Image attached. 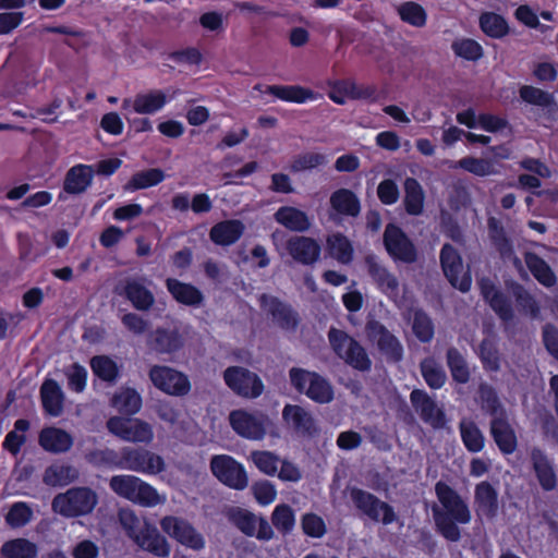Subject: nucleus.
I'll return each instance as SVG.
<instances>
[{"label":"nucleus","mask_w":558,"mask_h":558,"mask_svg":"<svg viewBox=\"0 0 558 558\" xmlns=\"http://www.w3.org/2000/svg\"><path fill=\"white\" fill-rule=\"evenodd\" d=\"M490 430L498 448L504 453L510 454L515 450L517 437L505 415L493 418Z\"/></svg>","instance_id":"29"},{"label":"nucleus","mask_w":558,"mask_h":558,"mask_svg":"<svg viewBox=\"0 0 558 558\" xmlns=\"http://www.w3.org/2000/svg\"><path fill=\"white\" fill-rule=\"evenodd\" d=\"M476 513L480 517L494 518L498 510V493L487 482H481L475 487Z\"/></svg>","instance_id":"25"},{"label":"nucleus","mask_w":558,"mask_h":558,"mask_svg":"<svg viewBox=\"0 0 558 558\" xmlns=\"http://www.w3.org/2000/svg\"><path fill=\"white\" fill-rule=\"evenodd\" d=\"M260 305L282 328L290 329L296 325L295 315L291 308L276 298L263 295Z\"/></svg>","instance_id":"31"},{"label":"nucleus","mask_w":558,"mask_h":558,"mask_svg":"<svg viewBox=\"0 0 558 558\" xmlns=\"http://www.w3.org/2000/svg\"><path fill=\"white\" fill-rule=\"evenodd\" d=\"M460 432L464 446L471 452H478L484 447V436L476 424L470 420H462Z\"/></svg>","instance_id":"46"},{"label":"nucleus","mask_w":558,"mask_h":558,"mask_svg":"<svg viewBox=\"0 0 558 558\" xmlns=\"http://www.w3.org/2000/svg\"><path fill=\"white\" fill-rule=\"evenodd\" d=\"M368 272L376 282L378 289L391 299L396 304L400 302V289L397 278L383 267L375 257H367Z\"/></svg>","instance_id":"19"},{"label":"nucleus","mask_w":558,"mask_h":558,"mask_svg":"<svg viewBox=\"0 0 558 558\" xmlns=\"http://www.w3.org/2000/svg\"><path fill=\"white\" fill-rule=\"evenodd\" d=\"M90 367L94 374L102 380L113 381L118 377L119 371L116 362L106 355L94 356Z\"/></svg>","instance_id":"53"},{"label":"nucleus","mask_w":558,"mask_h":558,"mask_svg":"<svg viewBox=\"0 0 558 558\" xmlns=\"http://www.w3.org/2000/svg\"><path fill=\"white\" fill-rule=\"evenodd\" d=\"M29 428L28 421L21 418L14 423L13 430L9 432L3 440V448L13 456H16L21 447L24 445L26 437L25 432Z\"/></svg>","instance_id":"47"},{"label":"nucleus","mask_w":558,"mask_h":558,"mask_svg":"<svg viewBox=\"0 0 558 558\" xmlns=\"http://www.w3.org/2000/svg\"><path fill=\"white\" fill-rule=\"evenodd\" d=\"M511 294L515 298L519 311L525 315L536 318L539 314V307L535 299L521 286L513 284L511 287Z\"/></svg>","instance_id":"54"},{"label":"nucleus","mask_w":558,"mask_h":558,"mask_svg":"<svg viewBox=\"0 0 558 558\" xmlns=\"http://www.w3.org/2000/svg\"><path fill=\"white\" fill-rule=\"evenodd\" d=\"M384 243L393 259L403 263H413L416 259L414 245L398 227L393 225L386 227Z\"/></svg>","instance_id":"17"},{"label":"nucleus","mask_w":558,"mask_h":558,"mask_svg":"<svg viewBox=\"0 0 558 558\" xmlns=\"http://www.w3.org/2000/svg\"><path fill=\"white\" fill-rule=\"evenodd\" d=\"M94 170L92 166L76 165L72 167L64 180V190L70 194L84 192L92 183Z\"/></svg>","instance_id":"30"},{"label":"nucleus","mask_w":558,"mask_h":558,"mask_svg":"<svg viewBox=\"0 0 558 558\" xmlns=\"http://www.w3.org/2000/svg\"><path fill=\"white\" fill-rule=\"evenodd\" d=\"M75 468L66 464H52L46 469L44 482L49 486H65L77 478Z\"/></svg>","instance_id":"39"},{"label":"nucleus","mask_w":558,"mask_h":558,"mask_svg":"<svg viewBox=\"0 0 558 558\" xmlns=\"http://www.w3.org/2000/svg\"><path fill=\"white\" fill-rule=\"evenodd\" d=\"M401 20L414 27H423L426 24L425 9L416 2H404L398 8Z\"/></svg>","instance_id":"49"},{"label":"nucleus","mask_w":558,"mask_h":558,"mask_svg":"<svg viewBox=\"0 0 558 558\" xmlns=\"http://www.w3.org/2000/svg\"><path fill=\"white\" fill-rule=\"evenodd\" d=\"M405 197L404 204L407 211L411 215H418L423 209L424 194L420 183L412 178L404 182Z\"/></svg>","instance_id":"45"},{"label":"nucleus","mask_w":558,"mask_h":558,"mask_svg":"<svg viewBox=\"0 0 558 558\" xmlns=\"http://www.w3.org/2000/svg\"><path fill=\"white\" fill-rule=\"evenodd\" d=\"M480 356L486 369L497 371L499 368V355L494 339L483 340L480 347Z\"/></svg>","instance_id":"62"},{"label":"nucleus","mask_w":558,"mask_h":558,"mask_svg":"<svg viewBox=\"0 0 558 558\" xmlns=\"http://www.w3.org/2000/svg\"><path fill=\"white\" fill-rule=\"evenodd\" d=\"M482 31L494 38H500L508 33V24L506 20L496 13L486 12L480 17Z\"/></svg>","instance_id":"48"},{"label":"nucleus","mask_w":558,"mask_h":558,"mask_svg":"<svg viewBox=\"0 0 558 558\" xmlns=\"http://www.w3.org/2000/svg\"><path fill=\"white\" fill-rule=\"evenodd\" d=\"M229 519L244 534L248 536L255 535L258 518L252 512L240 508H233L229 511Z\"/></svg>","instance_id":"51"},{"label":"nucleus","mask_w":558,"mask_h":558,"mask_svg":"<svg viewBox=\"0 0 558 558\" xmlns=\"http://www.w3.org/2000/svg\"><path fill=\"white\" fill-rule=\"evenodd\" d=\"M226 384L238 395L256 398L263 392V383L257 375L242 367H229L225 372Z\"/></svg>","instance_id":"15"},{"label":"nucleus","mask_w":558,"mask_h":558,"mask_svg":"<svg viewBox=\"0 0 558 558\" xmlns=\"http://www.w3.org/2000/svg\"><path fill=\"white\" fill-rule=\"evenodd\" d=\"M330 255L341 264H349L353 257L351 242L342 234H331L327 239Z\"/></svg>","instance_id":"44"},{"label":"nucleus","mask_w":558,"mask_h":558,"mask_svg":"<svg viewBox=\"0 0 558 558\" xmlns=\"http://www.w3.org/2000/svg\"><path fill=\"white\" fill-rule=\"evenodd\" d=\"M421 372L426 384L433 389L442 387L446 381V374L444 369L436 363L434 359H425L421 363Z\"/></svg>","instance_id":"52"},{"label":"nucleus","mask_w":558,"mask_h":558,"mask_svg":"<svg viewBox=\"0 0 558 558\" xmlns=\"http://www.w3.org/2000/svg\"><path fill=\"white\" fill-rule=\"evenodd\" d=\"M411 402L422 420L430 424L434 428H442L446 425L444 412L423 390H413L411 392Z\"/></svg>","instance_id":"18"},{"label":"nucleus","mask_w":558,"mask_h":558,"mask_svg":"<svg viewBox=\"0 0 558 558\" xmlns=\"http://www.w3.org/2000/svg\"><path fill=\"white\" fill-rule=\"evenodd\" d=\"M118 517L128 536L132 538L140 548L161 558H166L170 555L168 541L146 518L137 517L135 512L129 508L121 509Z\"/></svg>","instance_id":"2"},{"label":"nucleus","mask_w":558,"mask_h":558,"mask_svg":"<svg viewBox=\"0 0 558 558\" xmlns=\"http://www.w3.org/2000/svg\"><path fill=\"white\" fill-rule=\"evenodd\" d=\"M117 468L146 475H156L165 471L166 463L161 456L149 450L124 448L121 450Z\"/></svg>","instance_id":"7"},{"label":"nucleus","mask_w":558,"mask_h":558,"mask_svg":"<svg viewBox=\"0 0 558 558\" xmlns=\"http://www.w3.org/2000/svg\"><path fill=\"white\" fill-rule=\"evenodd\" d=\"M290 379L293 387L318 403H328L333 399L331 385L320 375L302 368H292Z\"/></svg>","instance_id":"6"},{"label":"nucleus","mask_w":558,"mask_h":558,"mask_svg":"<svg viewBox=\"0 0 558 558\" xmlns=\"http://www.w3.org/2000/svg\"><path fill=\"white\" fill-rule=\"evenodd\" d=\"M165 179V174L160 169H148L135 173L126 184L129 191L147 189L157 185Z\"/></svg>","instance_id":"50"},{"label":"nucleus","mask_w":558,"mask_h":558,"mask_svg":"<svg viewBox=\"0 0 558 558\" xmlns=\"http://www.w3.org/2000/svg\"><path fill=\"white\" fill-rule=\"evenodd\" d=\"M33 517L32 508L23 501L15 502L11 506L5 521L12 527H21L26 525Z\"/></svg>","instance_id":"59"},{"label":"nucleus","mask_w":558,"mask_h":558,"mask_svg":"<svg viewBox=\"0 0 558 558\" xmlns=\"http://www.w3.org/2000/svg\"><path fill=\"white\" fill-rule=\"evenodd\" d=\"M328 338L335 353L349 365L360 371L369 368L371 361L365 350L344 331L331 328Z\"/></svg>","instance_id":"8"},{"label":"nucleus","mask_w":558,"mask_h":558,"mask_svg":"<svg viewBox=\"0 0 558 558\" xmlns=\"http://www.w3.org/2000/svg\"><path fill=\"white\" fill-rule=\"evenodd\" d=\"M110 488L120 497L142 507L153 508L167 501L165 494L134 475H114L109 482Z\"/></svg>","instance_id":"3"},{"label":"nucleus","mask_w":558,"mask_h":558,"mask_svg":"<svg viewBox=\"0 0 558 558\" xmlns=\"http://www.w3.org/2000/svg\"><path fill=\"white\" fill-rule=\"evenodd\" d=\"M282 418L299 434L311 436L316 432L312 414L300 405L287 404L282 411Z\"/></svg>","instance_id":"22"},{"label":"nucleus","mask_w":558,"mask_h":558,"mask_svg":"<svg viewBox=\"0 0 558 558\" xmlns=\"http://www.w3.org/2000/svg\"><path fill=\"white\" fill-rule=\"evenodd\" d=\"M448 366L454 380L464 384L469 380L470 372L462 355L456 349H449L447 353Z\"/></svg>","instance_id":"58"},{"label":"nucleus","mask_w":558,"mask_h":558,"mask_svg":"<svg viewBox=\"0 0 558 558\" xmlns=\"http://www.w3.org/2000/svg\"><path fill=\"white\" fill-rule=\"evenodd\" d=\"M251 460L255 466L266 475L274 476L278 472L280 460L270 451H253L251 453Z\"/></svg>","instance_id":"56"},{"label":"nucleus","mask_w":558,"mask_h":558,"mask_svg":"<svg viewBox=\"0 0 558 558\" xmlns=\"http://www.w3.org/2000/svg\"><path fill=\"white\" fill-rule=\"evenodd\" d=\"M374 337L379 349L391 360L399 361L402 357V347L398 339L381 325H374Z\"/></svg>","instance_id":"37"},{"label":"nucleus","mask_w":558,"mask_h":558,"mask_svg":"<svg viewBox=\"0 0 558 558\" xmlns=\"http://www.w3.org/2000/svg\"><path fill=\"white\" fill-rule=\"evenodd\" d=\"M275 220L290 231L303 232L310 229L307 214L296 207L282 206L275 213Z\"/></svg>","instance_id":"27"},{"label":"nucleus","mask_w":558,"mask_h":558,"mask_svg":"<svg viewBox=\"0 0 558 558\" xmlns=\"http://www.w3.org/2000/svg\"><path fill=\"white\" fill-rule=\"evenodd\" d=\"M488 227L490 236L494 240L495 244L497 245L504 260L511 263L514 266V268L518 269L519 272H522V263L517 256L513 255L509 242L504 236L502 229L499 228L498 226V221L495 218H490L488 220Z\"/></svg>","instance_id":"33"},{"label":"nucleus","mask_w":558,"mask_h":558,"mask_svg":"<svg viewBox=\"0 0 558 558\" xmlns=\"http://www.w3.org/2000/svg\"><path fill=\"white\" fill-rule=\"evenodd\" d=\"M525 263L535 279L545 287H551L556 282V276L551 268L538 256L532 253L525 255Z\"/></svg>","instance_id":"43"},{"label":"nucleus","mask_w":558,"mask_h":558,"mask_svg":"<svg viewBox=\"0 0 558 558\" xmlns=\"http://www.w3.org/2000/svg\"><path fill=\"white\" fill-rule=\"evenodd\" d=\"M327 162V157L319 153H305L296 157L292 165L291 169L295 172L305 171L314 169L318 166H322Z\"/></svg>","instance_id":"63"},{"label":"nucleus","mask_w":558,"mask_h":558,"mask_svg":"<svg viewBox=\"0 0 558 558\" xmlns=\"http://www.w3.org/2000/svg\"><path fill=\"white\" fill-rule=\"evenodd\" d=\"M271 522L274 526L281 533H289L295 524V515L292 508L288 505H278L275 507Z\"/></svg>","instance_id":"55"},{"label":"nucleus","mask_w":558,"mask_h":558,"mask_svg":"<svg viewBox=\"0 0 558 558\" xmlns=\"http://www.w3.org/2000/svg\"><path fill=\"white\" fill-rule=\"evenodd\" d=\"M288 254L302 264H313L320 254L319 244L306 236H293L286 245Z\"/></svg>","instance_id":"21"},{"label":"nucleus","mask_w":558,"mask_h":558,"mask_svg":"<svg viewBox=\"0 0 558 558\" xmlns=\"http://www.w3.org/2000/svg\"><path fill=\"white\" fill-rule=\"evenodd\" d=\"M244 231L239 220H226L215 225L210 230V239L219 245H230L236 242Z\"/></svg>","instance_id":"32"},{"label":"nucleus","mask_w":558,"mask_h":558,"mask_svg":"<svg viewBox=\"0 0 558 558\" xmlns=\"http://www.w3.org/2000/svg\"><path fill=\"white\" fill-rule=\"evenodd\" d=\"M124 295L138 311H146L154 304L153 293L145 287L144 279L131 278L125 281Z\"/></svg>","instance_id":"26"},{"label":"nucleus","mask_w":558,"mask_h":558,"mask_svg":"<svg viewBox=\"0 0 558 558\" xmlns=\"http://www.w3.org/2000/svg\"><path fill=\"white\" fill-rule=\"evenodd\" d=\"M454 53L463 59L475 61L483 54L482 46L473 39L464 38L453 43Z\"/></svg>","instance_id":"61"},{"label":"nucleus","mask_w":558,"mask_h":558,"mask_svg":"<svg viewBox=\"0 0 558 558\" xmlns=\"http://www.w3.org/2000/svg\"><path fill=\"white\" fill-rule=\"evenodd\" d=\"M160 527L170 538L182 546L201 550L205 547L204 536L187 520L177 515H166L160 520Z\"/></svg>","instance_id":"9"},{"label":"nucleus","mask_w":558,"mask_h":558,"mask_svg":"<svg viewBox=\"0 0 558 558\" xmlns=\"http://www.w3.org/2000/svg\"><path fill=\"white\" fill-rule=\"evenodd\" d=\"M167 288L172 296L182 304L197 305L202 301V293L195 287L177 279H168Z\"/></svg>","instance_id":"40"},{"label":"nucleus","mask_w":558,"mask_h":558,"mask_svg":"<svg viewBox=\"0 0 558 558\" xmlns=\"http://www.w3.org/2000/svg\"><path fill=\"white\" fill-rule=\"evenodd\" d=\"M213 474L225 485L233 489H244L247 486V475L243 465L227 454L215 456L210 462Z\"/></svg>","instance_id":"12"},{"label":"nucleus","mask_w":558,"mask_h":558,"mask_svg":"<svg viewBox=\"0 0 558 558\" xmlns=\"http://www.w3.org/2000/svg\"><path fill=\"white\" fill-rule=\"evenodd\" d=\"M44 410L50 416H59L63 411L64 395L57 381L47 379L40 388Z\"/></svg>","instance_id":"28"},{"label":"nucleus","mask_w":558,"mask_h":558,"mask_svg":"<svg viewBox=\"0 0 558 558\" xmlns=\"http://www.w3.org/2000/svg\"><path fill=\"white\" fill-rule=\"evenodd\" d=\"M532 461L542 487L546 490L554 489L557 485V480L548 459L541 450L534 449L532 451Z\"/></svg>","instance_id":"36"},{"label":"nucleus","mask_w":558,"mask_h":558,"mask_svg":"<svg viewBox=\"0 0 558 558\" xmlns=\"http://www.w3.org/2000/svg\"><path fill=\"white\" fill-rule=\"evenodd\" d=\"M179 94V89H151L122 100L124 117L129 114H155Z\"/></svg>","instance_id":"5"},{"label":"nucleus","mask_w":558,"mask_h":558,"mask_svg":"<svg viewBox=\"0 0 558 558\" xmlns=\"http://www.w3.org/2000/svg\"><path fill=\"white\" fill-rule=\"evenodd\" d=\"M107 427L124 441L149 444L154 439L151 425L140 418L113 416L107 422Z\"/></svg>","instance_id":"10"},{"label":"nucleus","mask_w":558,"mask_h":558,"mask_svg":"<svg viewBox=\"0 0 558 558\" xmlns=\"http://www.w3.org/2000/svg\"><path fill=\"white\" fill-rule=\"evenodd\" d=\"M437 498L442 509H434V519L438 532L448 541L460 539L458 524H468L471 521V511L466 502L445 483H437Z\"/></svg>","instance_id":"1"},{"label":"nucleus","mask_w":558,"mask_h":558,"mask_svg":"<svg viewBox=\"0 0 558 558\" xmlns=\"http://www.w3.org/2000/svg\"><path fill=\"white\" fill-rule=\"evenodd\" d=\"M1 554L7 558H35L38 548L36 544L26 538H15L2 545Z\"/></svg>","instance_id":"42"},{"label":"nucleus","mask_w":558,"mask_h":558,"mask_svg":"<svg viewBox=\"0 0 558 558\" xmlns=\"http://www.w3.org/2000/svg\"><path fill=\"white\" fill-rule=\"evenodd\" d=\"M98 504L97 494L88 487H74L58 494L52 500V510L65 518L89 514Z\"/></svg>","instance_id":"4"},{"label":"nucleus","mask_w":558,"mask_h":558,"mask_svg":"<svg viewBox=\"0 0 558 558\" xmlns=\"http://www.w3.org/2000/svg\"><path fill=\"white\" fill-rule=\"evenodd\" d=\"M480 402L484 411L488 412L493 418L505 415L495 390L488 385H481L480 387Z\"/></svg>","instance_id":"57"},{"label":"nucleus","mask_w":558,"mask_h":558,"mask_svg":"<svg viewBox=\"0 0 558 558\" xmlns=\"http://www.w3.org/2000/svg\"><path fill=\"white\" fill-rule=\"evenodd\" d=\"M478 284L482 295L499 318L506 323L512 320L513 310L510 302L496 289L493 282L489 279H481Z\"/></svg>","instance_id":"20"},{"label":"nucleus","mask_w":558,"mask_h":558,"mask_svg":"<svg viewBox=\"0 0 558 558\" xmlns=\"http://www.w3.org/2000/svg\"><path fill=\"white\" fill-rule=\"evenodd\" d=\"M156 350L159 352L170 353L179 350L182 344V338L175 330H157L156 331Z\"/></svg>","instance_id":"60"},{"label":"nucleus","mask_w":558,"mask_h":558,"mask_svg":"<svg viewBox=\"0 0 558 558\" xmlns=\"http://www.w3.org/2000/svg\"><path fill=\"white\" fill-rule=\"evenodd\" d=\"M328 95L333 102L343 105L348 99L365 97L366 93L353 81L347 80L333 83Z\"/></svg>","instance_id":"41"},{"label":"nucleus","mask_w":558,"mask_h":558,"mask_svg":"<svg viewBox=\"0 0 558 558\" xmlns=\"http://www.w3.org/2000/svg\"><path fill=\"white\" fill-rule=\"evenodd\" d=\"M440 263L450 283L460 291L466 292L471 287V275L464 270L461 256L451 245L446 244L441 248Z\"/></svg>","instance_id":"14"},{"label":"nucleus","mask_w":558,"mask_h":558,"mask_svg":"<svg viewBox=\"0 0 558 558\" xmlns=\"http://www.w3.org/2000/svg\"><path fill=\"white\" fill-rule=\"evenodd\" d=\"M229 423L241 437L250 440H260L266 435L269 418L259 412L234 410L229 414Z\"/></svg>","instance_id":"11"},{"label":"nucleus","mask_w":558,"mask_h":558,"mask_svg":"<svg viewBox=\"0 0 558 558\" xmlns=\"http://www.w3.org/2000/svg\"><path fill=\"white\" fill-rule=\"evenodd\" d=\"M265 92L280 100L294 104H306L319 98L317 93L299 85H271Z\"/></svg>","instance_id":"24"},{"label":"nucleus","mask_w":558,"mask_h":558,"mask_svg":"<svg viewBox=\"0 0 558 558\" xmlns=\"http://www.w3.org/2000/svg\"><path fill=\"white\" fill-rule=\"evenodd\" d=\"M111 404L124 414H136L142 408V397L133 388H121L112 398Z\"/></svg>","instance_id":"35"},{"label":"nucleus","mask_w":558,"mask_h":558,"mask_svg":"<svg viewBox=\"0 0 558 558\" xmlns=\"http://www.w3.org/2000/svg\"><path fill=\"white\" fill-rule=\"evenodd\" d=\"M351 498L360 510L375 521L390 524L396 520L392 508L386 502L378 500L369 493L361 489H352Z\"/></svg>","instance_id":"16"},{"label":"nucleus","mask_w":558,"mask_h":558,"mask_svg":"<svg viewBox=\"0 0 558 558\" xmlns=\"http://www.w3.org/2000/svg\"><path fill=\"white\" fill-rule=\"evenodd\" d=\"M451 168H461L477 177H488L498 173L495 161L488 158L464 157Z\"/></svg>","instance_id":"38"},{"label":"nucleus","mask_w":558,"mask_h":558,"mask_svg":"<svg viewBox=\"0 0 558 558\" xmlns=\"http://www.w3.org/2000/svg\"><path fill=\"white\" fill-rule=\"evenodd\" d=\"M413 332L423 342H428L434 336V327L429 317L423 312H415Z\"/></svg>","instance_id":"64"},{"label":"nucleus","mask_w":558,"mask_h":558,"mask_svg":"<svg viewBox=\"0 0 558 558\" xmlns=\"http://www.w3.org/2000/svg\"><path fill=\"white\" fill-rule=\"evenodd\" d=\"M330 204L338 214L352 217L357 216L361 209L356 195L347 189L336 191L330 197Z\"/></svg>","instance_id":"34"},{"label":"nucleus","mask_w":558,"mask_h":558,"mask_svg":"<svg viewBox=\"0 0 558 558\" xmlns=\"http://www.w3.org/2000/svg\"><path fill=\"white\" fill-rule=\"evenodd\" d=\"M149 378L156 388L172 396H183L191 388L190 381L183 373L168 366H153L149 371Z\"/></svg>","instance_id":"13"},{"label":"nucleus","mask_w":558,"mask_h":558,"mask_svg":"<svg viewBox=\"0 0 558 558\" xmlns=\"http://www.w3.org/2000/svg\"><path fill=\"white\" fill-rule=\"evenodd\" d=\"M38 441L44 450L51 453L66 452L73 445V438L68 432L52 426L40 432Z\"/></svg>","instance_id":"23"}]
</instances>
